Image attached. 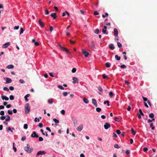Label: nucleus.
Returning a JSON list of instances; mask_svg holds the SVG:
<instances>
[{
  "mask_svg": "<svg viewBox=\"0 0 157 157\" xmlns=\"http://www.w3.org/2000/svg\"><path fill=\"white\" fill-rule=\"evenodd\" d=\"M139 112H140V115H141L142 116H144V114L143 113L142 110L141 109H139Z\"/></svg>",
  "mask_w": 157,
  "mask_h": 157,
  "instance_id": "33",
  "label": "nucleus"
},
{
  "mask_svg": "<svg viewBox=\"0 0 157 157\" xmlns=\"http://www.w3.org/2000/svg\"><path fill=\"white\" fill-rule=\"evenodd\" d=\"M6 67L8 69L13 68L14 67V66L12 64H10L7 66Z\"/></svg>",
  "mask_w": 157,
  "mask_h": 157,
  "instance_id": "21",
  "label": "nucleus"
},
{
  "mask_svg": "<svg viewBox=\"0 0 157 157\" xmlns=\"http://www.w3.org/2000/svg\"><path fill=\"white\" fill-rule=\"evenodd\" d=\"M6 117L5 116H2L0 117V119L2 120H4L6 118Z\"/></svg>",
  "mask_w": 157,
  "mask_h": 157,
  "instance_id": "43",
  "label": "nucleus"
},
{
  "mask_svg": "<svg viewBox=\"0 0 157 157\" xmlns=\"http://www.w3.org/2000/svg\"><path fill=\"white\" fill-rule=\"evenodd\" d=\"M34 121L35 122H39L40 121L39 119V118H37V117H36L35 118Z\"/></svg>",
  "mask_w": 157,
  "mask_h": 157,
  "instance_id": "58",
  "label": "nucleus"
},
{
  "mask_svg": "<svg viewBox=\"0 0 157 157\" xmlns=\"http://www.w3.org/2000/svg\"><path fill=\"white\" fill-rule=\"evenodd\" d=\"M24 32V30L22 28H21L20 29V34H21L23 33Z\"/></svg>",
  "mask_w": 157,
  "mask_h": 157,
  "instance_id": "54",
  "label": "nucleus"
},
{
  "mask_svg": "<svg viewBox=\"0 0 157 157\" xmlns=\"http://www.w3.org/2000/svg\"><path fill=\"white\" fill-rule=\"evenodd\" d=\"M58 46L60 47V48H61L62 51L65 52L66 53H67L68 54H70V52L67 48H65L64 47H62L60 45H59Z\"/></svg>",
  "mask_w": 157,
  "mask_h": 157,
  "instance_id": "3",
  "label": "nucleus"
},
{
  "mask_svg": "<svg viewBox=\"0 0 157 157\" xmlns=\"http://www.w3.org/2000/svg\"><path fill=\"white\" fill-rule=\"evenodd\" d=\"M10 100H13L14 99V97L13 95H11L10 96Z\"/></svg>",
  "mask_w": 157,
  "mask_h": 157,
  "instance_id": "41",
  "label": "nucleus"
},
{
  "mask_svg": "<svg viewBox=\"0 0 157 157\" xmlns=\"http://www.w3.org/2000/svg\"><path fill=\"white\" fill-rule=\"evenodd\" d=\"M76 71V68H74L72 69L71 71L72 73H74Z\"/></svg>",
  "mask_w": 157,
  "mask_h": 157,
  "instance_id": "48",
  "label": "nucleus"
},
{
  "mask_svg": "<svg viewBox=\"0 0 157 157\" xmlns=\"http://www.w3.org/2000/svg\"><path fill=\"white\" fill-rule=\"evenodd\" d=\"M43 140V139L42 137H39V140L40 141H41Z\"/></svg>",
  "mask_w": 157,
  "mask_h": 157,
  "instance_id": "61",
  "label": "nucleus"
},
{
  "mask_svg": "<svg viewBox=\"0 0 157 157\" xmlns=\"http://www.w3.org/2000/svg\"><path fill=\"white\" fill-rule=\"evenodd\" d=\"M6 83H10L11 82L12 80L10 78L6 77Z\"/></svg>",
  "mask_w": 157,
  "mask_h": 157,
  "instance_id": "14",
  "label": "nucleus"
},
{
  "mask_svg": "<svg viewBox=\"0 0 157 157\" xmlns=\"http://www.w3.org/2000/svg\"><path fill=\"white\" fill-rule=\"evenodd\" d=\"M148 150V149L147 147H144L143 148V151H144L146 152Z\"/></svg>",
  "mask_w": 157,
  "mask_h": 157,
  "instance_id": "47",
  "label": "nucleus"
},
{
  "mask_svg": "<svg viewBox=\"0 0 157 157\" xmlns=\"http://www.w3.org/2000/svg\"><path fill=\"white\" fill-rule=\"evenodd\" d=\"M114 147L115 148H117V149H119L120 148V147L118 146L117 144H115L114 146Z\"/></svg>",
  "mask_w": 157,
  "mask_h": 157,
  "instance_id": "36",
  "label": "nucleus"
},
{
  "mask_svg": "<svg viewBox=\"0 0 157 157\" xmlns=\"http://www.w3.org/2000/svg\"><path fill=\"white\" fill-rule=\"evenodd\" d=\"M39 24V25L42 28L44 27V24L43 22H42L40 19H39L38 20Z\"/></svg>",
  "mask_w": 157,
  "mask_h": 157,
  "instance_id": "6",
  "label": "nucleus"
},
{
  "mask_svg": "<svg viewBox=\"0 0 157 157\" xmlns=\"http://www.w3.org/2000/svg\"><path fill=\"white\" fill-rule=\"evenodd\" d=\"M131 133H132V135H135L136 134V132L135 131L134 129L132 128H131Z\"/></svg>",
  "mask_w": 157,
  "mask_h": 157,
  "instance_id": "24",
  "label": "nucleus"
},
{
  "mask_svg": "<svg viewBox=\"0 0 157 157\" xmlns=\"http://www.w3.org/2000/svg\"><path fill=\"white\" fill-rule=\"evenodd\" d=\"M51 16L55 19L57 17L56 14V13H53L51 14Z\"/></svg>",
  "mask_w": 157,
  "mask_h": 157,
  "instance_id": "18",
  "label": "nucleus"
},
{
  "mask_svg": "<svg viewBox=\"0 0 157 157\" xmlns=\"http://www.w3.org/2000/svg\"><path fill=\"white\" fill-rule=\"evenodd\" d=\"M82 52L84 54V56L86 57H87L89 55V53L88 52L84 51L83 49H82Z\"/></svg>",
  "mask_w": 157,
  "mask_h": 157,
  "instance_id": "8",
  "label": "nucleus"
},
{
  "mask_svg": "<svg viewBox=\"0 0 157 157\" xmlns=\"http://www.w3.org/2000/svg\"><path fill=\"white\" fill-rule=\"evenodd\" d=\"M105 65L107 67H110V64L108 62L105 63Z\"/></svg>",
  "mask_w": 157,
  "mask_h": 157,
  "instance_id": "29",
  "label": "nucleus"
},
{
  "mask_svg": "<svg viewBox=\"0 0 157 157\" xmlns=\"http://www.w3.org/2000/svg\"><path fill=\"white\" fill-rule=\"evenodd\" d=\"M14 144V143H13V149H14V151L16 152L17 151V149L15 147Z\"/></svg>",
  "mask_w": 157,
  "mask_h": 157,
  "instance_id": "44",
  "label": "nucleus"
},
{
  "mask_svg": "<svg viewBox=\"0 0 157 157\" xmlns=\"http://www.w3.org/2000/svg\"><path fill=\"white\" fill-rule=\"evenodd\" d=\"M92 104L96 107L98 106L97 104L96 100L94 99H92Z\"/></svg>",
  "mask_w": 157,
  "mask_h": 157,
  "instance_id": "10",
  "label": "nucleus"
},
{
  "mask_svg": "<svg viewBox=\"0 0 157 157\" xmlns=\"http://www.w3.org/2000/svg\"><path fill=\"white\" fill-rule=\"evenodd\" d=\"M72 79L73 80V83L74 84H75L76 83H78V79L77 78L75 77H73V78H72Z\"/></svg>",
  "mask_w": 157,
  "mask_h": 157,
  "instance_id": "11",
  "label": "nucleus"
},
{
  "mask_svg": "<svg viewBox=\"0 0 157 157\" xmlns=\"http://www.w3.org/2000/svg\"><path fill=\"white\" fill-rule=\"evenodd\" d=\"M6 121H9L10 120V117L9 115L6 116Z\"/></svg>",
  "mask_w": 157,
  "mask_h": 157,
  "instance_id": "27",
  "label": "nucleus"
},
{
  "mask_svg": "<svg viewBox=\"0 0 157 157\" xmlns=\"http://www.w3.org/2000/svg\"><path fill=\"white\" fill-rule=\"evenodd\" d=\"M99 32V30L98 29H96L94 31V33L96 34H98Z\"/></svg>",
  "mask_w": 157,
  "mask_h": 157,
  "instance_id": "35",
  "label": "nucleus"
},
{
  "mask_svg": "<svg viewBox=\"0 0 157 157\" xmlns=\"http://www.w3.org/2000/svg\"><path fill=\"white\" fill-rule=\"evenodd\" d=\"M98 90L100 92L102 91V89L101 86H98Z\"/></svg>",
  "mask_w": 157,
  "mask_h": 157,
  "instance_id": "45",
  "label": "nucleus"
},
{
  "mask_svg": "<svg viewBox=\"0 0 157 157\" xmlns=\"http://www.w3.org/2000/svg\"><path fill=\"white\" fill-rule=\"evenodd\" d=\"M90 46L93 48H95V46L94 44V41H91L90 42Z\"/></svg>",
  "mask_w": 157,
  "mask_h": 157,
  "instance_id": "15",
  "label": "nucleus"
},
{
  "mask_svg": "<svg viewBox=\"0 0 157 157\" xmlns=\"http://www.w3.org/2000/svg\"><path fill=\"white\" fill-rule=\"evenodd\" d=\"M30 107L29 103H27L25 107V110L26 113H28L30 111Z\"/></svg>",
  "mask_w": 157,
  "mask_h": 157,
  "instance_id": "2",
  "label": "nucleus"
},
{
  "mask_svg": "<svg viewBox=\"0 0 157 157\" xmlns=\"http://www.w3.org/2000/svg\"><path fill=\"white\" fill-rule=\"evenodd\" d=\"M53 121L56 123V125H57L56 124H58L59 123V120H58L56 118L53 119Z\"/></svg>",
  "mask_w": 157,
  "mask_h": 157,
  "instance_id": "22",
  "label": "nucleus"
},
{
  "mask_svg": "<svg viewBox=\"0 0 157 157\" xmlns=\"http://www.w3.org/2000/svg\"><path fill=\"white\" fill-rule=\"evenodd\" d=\"M102 32L104 34H108V32L106 29H103L102 30Z\"/></svg>",
  "mask_w": 157,
  "mask_h": 157,
  "instance_id": "28",
  "label": "nucleus"
},
{
  "mask_svg": "<svg viewBox=\"0 0 157 157\" xmlns=\"http://www.w3.org/2000/svg\"><path fill=\"white\" fill-rule=\"evenodd\" d=\"M82 128L83 124H81L76 129L78 131H81L82 130Z\"/></svg>",
  "mask_w": 157,
  "mask_h": 157,
  "instance_id": "9",
  "label": "nucleus"
},
{
  "mask_svg": "<svg viewBox=\"0 0 157 157\" xmlns=\"http://www.w3.org/2000/svg\"><path fill=\"white\" fill-rule=\"evenodd\" d=\"M9 89L11 90H14V87L12 86H10L9 87Z\"/></svg>",
  "mask_w": 157,
  "mask_h": 157,
  "instance_id": "64",
  "label": "nucleus"
},
{
  "mask_svg": "<svg viewBox=\"0 0 157 157\" xmlns=\"http://www.w3.org/2000/svg\"><path fill=\"white\" fill-rule=\"evenodd\" d=\"M58 87L59 88L62 90H63L64 89V88L61 85H58Z\"/></svg>",
  "mask_w": 157,
  "mask_h": 157,
  "instance_id": "46",
  "label": "nucleus"
},
{
  "mask_svg": "<svg viewBox=\"0 0 157 157\" xmlns=\"http://www.w3.org/2000/svg\"><path fill=\"white\" fill-rule=\"evenodd\" d=\"M104 128L105 129H107L109 128H110L111 126V124L109 123L106 122L105 124L104 125Z\"/></svg>",
  "mask_w": 157,
  "mask_h": 157,
  "instance_id": "4",
  "label": "nucleus"
},
{
  "mask_svg": "<svg viewBox=\"0 0 157 157\" xmlns=\"http://www.w3.org/2000/svg\"><path fill=\"white\" fill-rule=\"evenodd\" d=\"M31 137H39V136L36 134V132L34 131L33 132V133L31 135Z\"/></svg>",
  "mask_w": 157,
  "mask_h": 157,
  "instance_id": "7",
  "label": "nucleus"
},
{
  "mask_svg": "<svg viewBox=\"0 0 157 157\" xmlns=\"http://www.w3.org/2000/svg\"><path fill=\"white\" fill-rule=\"evenodd\" d=\"M1 98H2L3 100H5L6 101H8L9 99L6 96L4 95L2 96Z\"/></svg>",
  "mask_w": 157,
  "mask_h": 157,
  "instance_id": "17",
  "label": "nucleus"
},
{
  "mask_svg": "<svg viewBox=\"0 0 157 157\" xmlns=\"http://www.w3.org/2000/svg\"><path fill=\"white\" fill-rule=\"evenodd\" d=\"M84 102L86 104H87L89 103V100L86 98H84L83 99Z\"/></svg>",
  "mask_w": 157,
  "mask_h": 157,
  "instance_id": "23",
  "label": "nucleus"
},
{
  "mask_svg": "<svg viewBox=\"0 0 157 157\" xmlns=\"http://www.w3.org/2000/svg\"><path fill=\"white\" fill-rule=\"evenodd\" d=\"M109 101H105L104 102V104H107V105L109 106Z\"/></svg>",
  "mask_w": 157,
  "mask_h": 157,
  "instance_id": "31",
  "label": "nucleus"
},
{
  "mask_svg": "<svg viewBox=\"0 0 157 157\" xmlns=\"http://www.w3.org/2000/svg\"><path fill=\"white\" fill-rule=\"evenodd\" d=\"M74 124L75 126H76V125L77 124L78 122L76 120H74Z\"/></svg>",
  "mask_w": 157,
  "mask_h": 157,
  "instance_id": "52",
  "label": "nucleus"
},
{
  "mask_svg": "<svg viewBox=\"0 0 157 157\" xmlns=\"http://www.w3.org/2000/svg\"><path fill=\"white\" fill-rule=\"evenodd\" d=\"M43 126V124L42 123H39L38 124V126L40 128L42 127Z\"/></svg>",
  "mask_w": 157,
  "mask_h": 157,
  "instance_id": "55",
  "label": "nucleus"
},
{
  "mask_svg": "<svg viewBox=\"0 0 157 157\" xmlns=\"http://www.w3.org/2000/svg\"><path fill=\"white\" fill-rule=\"evenodd\" d=\"M7 113L9 114L12 115L13 114V112L12 110H8L7 111Z\"/></svg>",
  "mask_w": 157,
  "mask_h": 157,
  "instance_id": "37",
  "label": "nucleus"
},
{
  "mask_svg": "<svg viewBox=\"0 0 157 157\" xmlns=\"http://www.w3.org/2000/svg\"><path fill=\"white\" fill-rule=\"evenodd\" d=\"M96 110L98 112L100 113L101 111V108L97 107L96 108Z\"/></svg>",
  "mask_w": 157,
  "mask_h": 157,
  "instance_id": "30",
  "label": "nucleus"
},
{
  "mask_svg": "<svg viewBox=\"0 0 157 157\" xmlns=\"http://www.w3.org/2000/svg\"><path fill=\"white\" fill-rule=\"evenodd\" d=\"M19 81L21 83H23L25 82V81H24V80L21 79H20L19 80Z\"/></svg>",
  "mask_w": 157,
  "mask_h": 157,
  "instance_id": "56",
  "label": "nucleus"
},
{
  "mask_svg": "<svg viewBox=\"0 0 157 157\" xmlns=\"http://www.w3.org/2000/svg\"><path fill=\"white\" fill-rule=\"evenodd\" d=\"M117 45L119 48H121L122 47L121 44L119 42L117 43Z\"/></svg>",
  "mask_w": 157,
  "mask_h": 157,
  "instance_id": "38",
  "label": "nucleus"
},
{
  "mask_svg": "<svg viewBox=\"0 0 157 157\" xmlns=\"http://www.w3.org/2000/svg\"><path fill=\"white\" fill-rule=\"evenodd\" d=\"M114 35L115 36H117L118 34V32L117 29L116 28L114 29Z\"/></svg>",
  "mask_w": 157,
  "mask_h": 157,
  "instance_id": "16",
  "label": "nucleus"
},
{
  "mask_svg": "<svg viewBox=\"0 0 157 157\" xmlns=\"http://www.w3.org/2000/svg\"><path fill=\"white\" fill-rule=\"evenodd\" d=\"M120 67L122 68H125L126 67V66L124 65H121Z\"/></svg>",
  "mask_w": 157,
  "mask_h": 157,
  "instance_id": "51",
  "label": "nucleus"
},
{
  "mask_svg": "<svg viewBox=\"0 0 157 157\" xmlns=\"http://www.w3.org/2000/svg\"><path fill=\"white\" fill-rule=\"evenodd\" d=\"M49 75L52 77H54V74L53 73H49Z\"/></svg>",
  "mask_w": 157,
  "mask_h": 157,
  "instance_id": "53",
  "label": "nucleus"
},
{
  "mask_svg": "<svg viewBox=\"0 0 157 157\" xmlns=\"http://www.w3.org/2000/svg\"><path fill=\"white\" fill-rule=\"evenodd\" d=\"M26 139L25 136H23L21 138V140L22 141L25 140Z\"/></svg>",
  "mask_w": 157,
  "mask_h": 157,
  "instance_id": "62",
  "label": "nucleus"
},
{
  "mask_svg": "<svg viewBox=\"0 0 157 157\" xmlns=\"http://www.w3.org/2000/svg\"><path fill=\"white\" fill-rule=\"evenodd\" d=\"M116 132L117 134H120L121 133L119 129H117V130Z\"/></svg>",
  "mask_w": 157,
  "mask_h": 157,
  "instance_id": "60",
  "label": "nucleus"
},
{
  "mask_svg": "<svg viewBox=\"0 0 157 157\" xmlns=\"http://www.w3.org/2000/svg\"><path fill=\"white\" fill-rule=\"evenodd\" d=\"M109 15V14L108 13H105V15H104V14H103L102 15V17H103V18H104L106 16H108Z\"/></svg>",
  "mask_w": 157,
  "mask_h": 157,
  "instance_id": "49",
  "label": "nucleus"
},
{
  "mask_svg": "<svg viewBox=\"0 0 157 157\" xmlns=\"http://www.w3.org/2000/svg\"><path fill=\"white\" fill-rule=\"evenodd\" d=\"M114 120L117 122H119L120 121L119 119L117 117H115L114 119Z\"/></svg>",
  "mask_w": 157,
  "mask_h": 157,
  "instance_id": "39",
  "label": "nucleus"
},
{
  "mask_svg": "<svg viewBox=\"0 0 157 157\" xmlns=\"http://www.w3.org/2000/svg\"><path fill=\"white\" fill-rule=\"evenodd\" d=\"M109 48L110 49L113 50L114 49L115 47L114 45L112 44H110L109 45Z\"/></svg>",
  "mask_w": 157,
  "mask_h": 157,
  "instance_id": "13",
  "label": "nucleus"
},
{
  "mask_svg": "<svg viewBox=\"0 0 157 157\" xmlns=\"http://www.w3.org/2000/svg\"><path fill=\"white\" fill-rule=\"evenodd\" d=\"M24 150L29 153H31L33 151V148H30V146L28 144H27V146L25 147Z\"/></svg>",
  "mask_w": 157,
  "mask_h": 157,
  "instance_id": "1",
  "label": "nucleus"
},
{
  "mask_svg": "<svg viewBox=\"0 0 157 157\" xmlns=\"http://www.w3.org/2000/svg\"><path fill=\"white\" fill-rule=\"evenodd\" d=\"M3 90H4L6 91H9V89L8 88L6 87H4L3 88Z\"/></svg>",
  "mask_w": 157,
  "mask_h": 157,
  "instance_id": "42",
  "label": "nucleus"
},
{
  "mask_svg": "<svg viewBox=\"0 0 157 157\" xmlns=\"http://www.w3.org/2000/svg\"><path fill=\"white\" fill-rule=\"evenodd\" d=\"M4 112L3 111H1V112H0V114L1 115L3 116L4 115Z\"/></svg>",
  "mask_w": 157,
  "mask_h": 157,
  "instance_id": "57",
  "label": "nucleus"
},
{
  "mask_svg": "<svg viewBox=\"0 0 157 157\" xmlns=\"http://www.w3.org/2000/svg\"><path fill=\"white\" fill-rule=\"evenodd\" d=\"M30 95V94H26L24 98H25V100L27 102L29 101V100H28V99L27 98L29 97Z\"/></svg>",
  "mask_w": 157,
  "mask_h": 157,
  "instance_id": "19",
  "label": "nucleus"
},
{
  "mask_svg": "<svg viewBox=\"0 0 157 157\" xmlns=\"http://www.w3.org/2000/svg\"><path fill=\"white\" fill-rule=\"evenodd\" d=\"M103 78L104 79L108 78V76L106 75L105 74H103L102 75Z\"/></svg>",
  "mask_w": 157,
  "mask_h": 157,
  "instance_id": "40",
  "label": "nucleus"
},
{
  "mask_svg": "<svg viewBox=\"0 0 157 157\" xmlns=\"http://www.w3.org/2000/svg\"><path fill=\"white\" fill-rule=\"evenodd\" d=\"M46 152L44 151H38L36 154V157H38L40 155H42L45 154Z\"/></svg>",
  "mask_w": 157,
  "mask_h": 157,
  "instance_id": "5",
  "label": "nucleus"
},
{
  "mask_svg": "<svg viewBox=\"0 0 157 157\" xmlns=\"http://www.w3.org/2000/svg\"><path fill=\"white\" fill-rule=\"evenodd\" d=\"M19 26H15L14 27V29L16 30V29H18L19 28Z\"/></svg>",
  "mask_w": 157,
  "mask_h": 157,
  "instance_id": "63",
  "label": "nucleus"
},
{
  "mask_svg": "<svg viewBox=\"0 0 157 157\" xmlns=\"http://www.w3.org/2000/svg\"><path fill=\"white\" fill-rule=\"evenodd\" d=\"M10 45V43L8 42L2 46L3 48H6Z\"/></svg>",
  "mask_w": 157,
  "mask_h": 157,
  "instance_id": "12",
  "label": "nucleus"
},
{
  "mask_svg": "<svg viewBox=\"0 0 157 157\" xmlns=\"http://www.w3.org/2000/svg\"><path fill=\"white\" fill-rule=\"evenodd\" d=\"M109 95L110 97H112L113 95V93L112 92H110L109 93Z\"/></svg>",
  "mask_w": 157,
  "mask_h": 157,
  "instance_id": "59",
  "label": "nucleus"
},
{
  "mask_svg": "<svg viewBox=\"0 0 157 157\" xmlns=\"http://www.w3.org/2000/svg\"><path fill=\"white\" fill-rule=\"evenodd\" d=\"M48 102L50 104H52L53 102V100L52 99H49L48 101Z\"/></svg>",
  "mask_w": 157,
  "mask_h": 157,
  "instance_id": "20",
  "label": "nucleus"
},
{
  "mask_svg": "<svg viewBox=\"0 0 157 157\" xmlns=\"http://www.w3.org/2000/svg\"><path fill=\"white\" fill-rule=\"evenodd\" d=\"M115 58L117 60H120L121 59V57L117 55H116L115 56Z\"/></svg>",
  "mask_w": 157,
  "mask_h": 157,
  "instance_id": "26",
  "label": "nucleus"
},
{
  "mask_svg": "<svg viewBox=\"0 0 157 157\" xmlns=\"http://www.w3.org/2000/svg\"><path fill=\"white\" fill-rule=\"evenodd\" d=\"M28 128V125L27 124H25L24 125V128L25 129H27Z\"/></svg>",
  "mask_w": 157,
  "mask_h": 157,
  "instance_id": "34",
  "label": "nucleus"
},
{
  "mask_svg": "<svg viewBox=\"0 0 157 157\" xmlns=\"http://www.w3.org/2000/svg\"><path fill=\"white\" fill-rule=\"evenodd\" d=\"M68 93L67 92H64L63 93V95L64 96H66L67 95Z\"/></svg>",
  "mask_w": 157,
  "mask_h": 157,
  "instance_id": "50",
  "label": "nucleus"
},
{
  "mask_svg": "<svg viewBox=\"0 0 157 157\" xmlns=\"http://www.w3.org/2000/svg\"><path fill=\"white\" fill-rule=\"evenodd\" d=\"M149 116L151 118H153L154 117V114L153 113H151L149 114Z\"/></svg>",
  "mask_w": 157,
  "mask_h": 157,
  "instance_id": "32",
  "label": "nucleus"
},
{
  "mask_svg": "<svg viewBox=\"0 0 157 157\" xmlns=\"http://www.w3.org/2000/svg\"><path fill=\"white\" fill-rule=\"evenodd\" d=\"M150 126L151 128V129L153 130L155 129V127L153 125V123H151L150 124Z\"/></svg>",
  "mask_w": 157,
  "mask_h": 157,
  "instance_id": "25",
  "label": "nucleus"
}]
</instances>
